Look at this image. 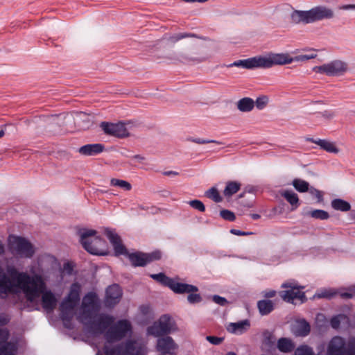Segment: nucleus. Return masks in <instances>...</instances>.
I'll list each match as a JSON object with an SVG mask.
<instances>
[{
  "label": "nucleus",
  "instance_id": "obj_1",
  "mask_svg": "<svg viewBox=\"0 0 355 355\" xmlns=\"http://www.w3.org/2000/svg\"><path fill=\"white\" fill-rule=\"evenodd\" d=\"M131 328L127 320H120L114 325H111L104 334L105 343L102 348L104 355H144L142 347L135 340L129 339L112 345L114 342L121 340Z\"/></svg>",
  "mask_w": 355,
  "mask_h": 355
},
{
  "label": "nucleus",
  "instance_id": "obj_2",
  "mask_svg": "<svg viewBox=\"0 0 355 355\" xmlns=\"http://www.w3.org/2000/svg\"><path fill=\"white\" fill-rule=\"evenodd\" d=\"M104 233L112 245L116 255H127L134 267H144L152 261L159 260L162 257V253L159 250L150 253L141 252L128 253L126 248L122 243L121 237L114 231L105 228Z\"/></svg>",
  "mask_w": 355,
  "mask_h": 355
},
{
  "label": "nucleus",
  "instance_id": "obj_3",
  "mask_svg": "<svg viewBox=\"0 0 355 355\" xmlns=\"http://www.w3.org/2000/svg\"><path fill=\"white\" fill-rule=\"evenodd\" d=\"M8 272L12 277H16L19 288L28 302H33L46 288V283L40 275H30L26 272H18L14 268H8Z\"/></svg>",
  "mask_w": 355,
  "mask_h": 355
},
{
  "label": "nucleus",
  "instance_id": "obj_4",
  "mask_svg": "<svg viewBox=\"0 0 355 355\" xmlns=\"http://www.w3.org/2000/svg\"><path fill=\"white\" fill-rule=\"evenodd\" d=\"M294 59L287 53H270L266 56H255L245 60H239L228 64L227 67H237L252 69L255 68L268 69L275 65H284L291 63Z\"/></svg>",
  "mask_w": 355,
  "mask_h": 355
},
{
  "label": "nucleus",
  "instance_id": "obj_5",
  "mask_svg": "<svg viewBox=\"0 0 355 355\" xmlns=\"http://www.w3.org/2000/svg\"><path fill=\"white\" fill-rule=\"evenodd\" d=\"M78 234L80 236V243L89 253L94 255L106 254L107 243L101 237L96 236V230L81 229L78 231Z\"/></svg>",
  "mask_w": 355,
  "mask_h": 355
},
{
  "label": "nucleus",
  "instance_id": "obj_6",
  "mask_svg": "<svg viewBox=\"0 0 355 355\" xmlns=\"http://www.w3.org/2000/svg\"><path fill=\"white\" fill-rule=\"evenodd\" d=\"M327 355H355V337L334 336L327 345Z\"/></svg>",
  "mask_w": 355,
  "mask_h": 355
},
{
  "label": "nucleus",
  "instance_id": "obj_7",
  "mask_svg": "<svg viewBox=\"0 0 355 355\" xmlns=\"http://www.w3.org/2000/svg\"><path fill=\"white\" fill-rule=\"evenodd\" d=\"M348 69L346 62L335 60L327 64L320 66H315L313 68V71L317 73L324 74L328 76H343Z\"/></svg>",
  "mask_w": 355,
  "mask_h": 355
},
{
  "label": "nucleus",
  "instance_id": "obj_8",
  "mask_svg": "<svg viewBox=\"0 0 355 355\" xmlns=\"http://www.w3.org/2000/svg\"><path fill=\"white\" fill-rule=\"evenodd\" d=\"M175 322L169 315H163L157 322L150 326L148 334L156 337L166 335L175 329Z\"/></svg>",
  "mask_w": 355,
  "mask_h": 355
},
{
  "label": "nucleus",
  "instance_id": "obj_9",
  "mask_svg": "<svg viewBox=\"0 0 355 355\" xmlns=\"http://www.w3.org/2000/svg\"><path fill=\"white\" fill-rule=\"evenodd\" d=\"M9 243L12 252L21 257L31 258L34 254L35 251L32 244L23 237L10 238Z\"/></svg>",
  "mask_w": 355,
  "mask_h": 355
},
{
  "label": "nucleus",
  "instance_id": "obj_10",
  "mask_svg": "<svg viewBox=\"0 0 355 355\" xmlns=\"http://www.w3.org/2000/svg\"><path fill=\"white\" fill-rule=\"evenodd\" d=\"M16 277L10 276L6 273L4 269L0 266V297H6L9 294H17L19 291Z\"/></svg>",
  "mask_w": 355,
  "mask_h": 355
},
{
  "label": "nucleus",
  "instance_id": "obj_11",
  "mask_svg": "<svg viewBox=\"0 0 355 355\" xmlns=\"http://www.w3.org/2000/svg\"><path fill=\"white\" fill-rule=\"evenodd\" d=\"M114 321V317L108 314L101 313L94 320L88 328L93 334H101L105 332Z\"/></svg>",
  "mask_w": 355,
  "mask_h": 355
},
{
  "label": "nucleus",
  "instance_id": "obj_12",
  "mask_svg": "<svg viewBox=\"0 0 355 355\" xmlns=\"http://www.w3.org/2000/svg\"><path fill=\"white\" fill-rule=\"evenodd\" d=\"M282 287L290 288L289 290L282 291L280 293L282 298L284 301L293 303L294 300H300L302 302H304L306 300L305 293L292 284L284 283Z\"/></svg>",
  "mask_w": 355,
  "mask_h": 355
},
{
  "label": "nucleus",
  "instance_id": "obj_13",
  "mask_svg": "<svg viewBox=\"0 0 355 355\" xmlns=\"http://www.w3.org/2000/svg\"><path fill=\"white\" fill-rule=\"evenodd\" d=\"M100 127L107 135L123 138L128 136V131L123 123H112L108 122H102Z\"/></svg>",
  "mask_w": 355,
  "mask_h": 355
},
{
  "label": "nucleus",
  "instance_id": "obj_14",
  "mask_svg": "<svg viewBox=\"0 0 355 355\" xmlns=\"http://www.w3.org/2000/svg\"><path fill=\"white\" fill-rule=\"evenodd\" d=\"M76 306V303H73V302L66 298L62 300L60 305V318L63 321L64 325L67 328H69V324H71L73 317V311Z\"/></svg>",
  "mask_w": 355,
  "mask_h": 355
},
{
  "label": "nucleus",
  "instance_id": "obj_15",
  "mask_svg": "<svg viewBox=\"0 0 355 355\" xmlns=\"http://www.w3.org/2000/svg\"><path fill=\"white\" fill-rule=\"evenodd\" d=\"M309 11L311 24L318 21L329 19L334 17V11L331 8L324 6H315Z\"/></svg>",
  "mask_w": 355,
  "mask_h": 355
},
{
  "label": "nucleus",
  "instance_id": "obj_16",
  "mask_svg": "<svg viewBox=\"0 0 355 355\" xmlns=\"http://www.w3.org/2000/svg\"><path fill=\"white\" fill-rule=\"evenodd\" d=\"M122 297V291L118 284H112L106 289L105 305L112 307L118 304Z\"/></svg>",
  "mask_w": 355,
  "mask_h": 355
},
{
  "label": "nucleus",
  "instance_id": "obj_17",
  "mask_svg": "<svg viewBox=\"0 0 355 355\" xmlns=\"http://www.w3.org/2000/svg\"><path fill=\"white\" fill-rule=\"evenodd\" d=\"M177 347L178 345L170 336L161 337L157 339V349L162 354H172L171 351Z\"/></svg>",
  "mask_w": 355,
  "mask_h": 355
},
{
  "label": "nucleus",
  "instance_id": "obj_18",
  "mask_svg": "<svg viewBox=\"0 0 355 355\" xmlns=\"http://www.w3.org/2000/svg\"><path fill=\"white\" fill-rule=\"evenodd\" d=\"M41 297L42 308L47 312L53 311L55 309L58 302L53 293L46 289L45 291L41 294Z\"/></svg>",
  "mask_w": 355,
  "mask_h": 355
},
{
  "label": "nucleus",
  "instance_id": "obj_19",
  "mask_svg": "<svg viewBox=\"0 0 355 355\" xmlns=\"http://www.w3.org/2000/svg\"><path fill=\"white\" fill-rule=\"evenodd\" d=\"M168 288H170L175 293L183 294L196 293L198 291V288L196 286L185 283H180L172 279Z\"/></svg>",
  "mask_w": 355,
  "mask_h": 355
},
{
  "label": "nucleus",
  "instance_id": "obj_20",
  "mask_svg": "<svg viewBox=\"0 0 355 355\" xmlns=\"http://www.w3.org/2000/svg\"><path fill=\"white\" fill-rule=\"evenodd\" d=\"M105 149L101 144H86L78 148V152L83 156H95L101 153Z\"/></svg>",
  "mask_w": 355,
  "mask_h": 355
},
{
  "label": "nucleus",
  "instance_id": "obj_21",
  "mask_svg": "<svg viewBox=\"0 0 355 355\" xmlns=\"http://www.w3.org/2000/svg\"><path fill=\"white\" fill-rule=\"evenodd\" d=\"M310 141L312 143L318 145L320 147V148L328 153L337 154L340 151L339 148L336 146V144L334 142L321 139H310Z\"/></svg>",
  "mask_w": 355,
  "mask_h": 355
},
{
  "label": "nucleus",
  "instance_id": "obj_22",
  "mask_svg": "<svg viewBox=\"0 0 355 355\" xmlns=\"http://www.w3.org/2000/svg\"><path fill=\"white\" fill-rule=\"evenodd\" d=\"M291 21L295 24L300 23L311 24L309 11L294 10L291 15Z\"/></svg>",
  "mask_w": 355,
  "mask_h": 355
},
{
  "label": "nucleus",
  "instance_id": "obj_23",
  "mask_svg": "<svg viewBox=\"0 0 355 355\" xmlns=\"http://www.w3.org/2000/svg\"><path fill=\"white\" fill-rule=\"evenodd\" d=\"M250 326L249 320H244L238 322L230 323L227 327V331L236 334H242L249 329Z\"/></svg>",
  "mask_w": 355,
  "mask_h": 355
},
{
  "label": "nucleus",
  "instance_id": "obj_24",
  "mask_svg": "<svg viewBox=\"0 0 355 355\" xmlns=\"http://www.w3.org/2000/svg\"><path fill=\"white\" fill-rule=\"evenodd\" d=\"M311 327L304 319L297 320L293 327V333L298 336H306L310 333Z\"/></svg>",
  "mask_w": 355,
  "mask_h": 355
},
{
  "label": "nucleus",
  "instance_id": "obj_25",
  "mask_svg": "<svg viewBox=\"0 0 355 355\" xmlns=\"http://www.w3.org/2000/svg\"><path fill=\"white\" fill-rule=\"evenodd\" d=\"M94 318L92 311L89 307L83 308V311L78 316V321L84 324L88 329L90 324L93 322L92 320Z\"/></svg>",
  "mask_w": 355,
  "mask_h": 355
},
{
  "label": "nucleus",
  "instance_id": "obj_26",
  "mask_svg": "<svg viewBox=\"0 0 355 355\" xmlns=\"http://www.w3.org/2000/svg\"><path fill=\"white\" fill-rule=\"evenodd\" d=\"M257 308L261 315L270 313L274 309V303L270 300H262L257 302Z\"/></svg>",
  "mask_w": 355,
  "mask_h": 355
},
{
  "label": "nucleus",
  "instance_id": "obj_27",
  "mask_svg": "<svg viewBox=\"0 0 355 355\" xmlns=\"http://www.w3.org/2000/svg\"><path fill=\"white\" fill-rule=\"evenodd\" d=\"M80 286L78 283H73L70 288L68 295L65 297L67 300L78 303L80 301Z\"/></svg>",
  "mask_w": 355,
  "mask_h": 355
},
{
  "label": "nucleus",
  "instance_id": "obj_28",
  "mask_svg": "<svg viewBox=\"0 0 355 355\" xmlns=\"http://www.w3.org/2000/svg\"><path fill=\"white\" fill-rule=\"evenodd\" d=\"M282 196L291 204L292 209H295L299 207L298 196L293 191L286 190L282 193Z\"/></svg>",
  "mask_w": 355,
  "mask_h": 355
},
{
  "label": "nucleus",
  "instance_id": "obj_29",
  "mask_svg": "<svg viewBox=\"0 0 355 355\" xmlns=\"http://www.w3.org/2000/svg\"><path fill=\"white\" fill-rule=\"evenodd\" d=\"M254 107V101L248 97L243 98L237 103L238 109L243 112H250Z\"/></svg>",
  "mask_w": 355,
  "mask_h": 355
},
{
  "label": "nucleus",
  "instance_id": "obj_30",
  "mask_svg": "<svg viewBox=\"0 0 355 355\" xmlns=\"http://www.w3.org/2000/svg\"><path fill=\"white\" fill-rule=\"evenodd\" d=\"M277 347L279 351L288 353L294 349L295 345L290 339L282 338L278 340Z\"/></svg>",
  "mask_w": 355,
  "mask_h": 355
},
{
  "label": "nucleus",
  "instance_id": "obj_31",
  "mask_svg": "<svg viewBox=\"0 0 355 355\" xmlns=\"http://www.w3.org/2000/svg\"><path fill=\"white\" fill-rule=\"evenodd\" d=\"M241 188V184L235 181H229L223 191L225 197H230L237 193Z\"/></svg>",
  "mask_w": 355,
  "mask_h": 355
},
{
  "label": "nucleus",
  "instance_id": "obj_32",
  "mask_svg": "<svg viewBox=\"0 0 355 355\" xmlns=\"http://www.w3.org/2000/svg\"><path fill=\"white\" fill-rule=\"evenodd\" d=\"M331 207L335 210L341 211H348L351 209L350 204L340 198H336L331 201Z\"/></svg>",
  "mask_w": 355,
  "mask_h": 355
},
{
  "label": "nucleus",
  "instance_id": "obj_33",
  "mask_svg": "<svg viewBox=\"0 0 355 355\" xmlns=\"http://www.w3.org/2000/svg\"><path fill=\"white\" fill-rule=\"evenodd\" d=\"M16 350L15 345L12 343H0V355H15Z\"/></svg>",
  "mask_w": 355,
  "mask_h": 355
},
{
  "label": "nucleus",
  "instance_id": "obj_34",
  "mask_svg": "<svg viewBox=\"0 0 355 355\" xmlns=\"http://www.w3.org/2000/svg\"><path fill=\"white\" fill-rule=\"evenodd\" d=\"M292 184L294 188L300 193H304L309 191V184L305 180L296 178L293 180Z\"/></svg>",
  "mask_w": 355,
  "mask_h": 355
},
{
  "label": "nucleus",
  "instance_id": "obj_35",
  "mask_svg": "<svg viewBox=\"0 0 355 355\" xmlns=\"http://www.w3.org/2000/svg\"><path fill=\"white\" fill-rule=\"evenodd\" d=\"M150 277L161 284L168 286H169L170 282H172V279L167 277L164 273L160 272L158 274H152L150 275Z\"/></svg>",
  "mask_w": 355,
  "mask_h": 355
},
{
  "label": "nucleus",
  "instance_id": "obj_36",
  "mask_svg": "<svg viewBox=\"0 0 355 355\" xmlns=\"http://www.w3.org/2000/svg\"><path fill=\"white\" fill-rule=\"evenodd\" d=\"M110 185L120 187L125 191H130L132 189V185L128 182L116 178H112L110 180Z\"/></svg>",
  "mask_w": 355,
  "mask_h": 355
},
{
  "label": "nucleus",
  "instance_id": "obj_37",
  "mask_svg": "<svg viewBox=\"0 0 355 355\" xmlns=\"http://www.w3.org/2000/svg\"><path fill=\"white\" fill-rule=\"evenodd\" d=\"M96 299V293L93 292H89L83 297L82 307L87 308L93 306L95 303Z\"/></svg>",
  "mask_w": 355,
  "mask_h": 355
},
{
  "label": "nucleus",
  "instance_id": "obj_38",
  "mask_svg": "<svg viewBox=\"0 0 355 355\" xmlns=\"http://www.w3.org/2000/svg\"><path fill=\"white\" fill-rule=\"evenodd\" d=\"M205 196L209 199H211L215 202H220L223 200L218 189L213 187L205 192Z\"/></svg>",
  "mask_w": 355,
  "mask_h": 355
},
{
  "label": "nucleus",
  "instance_id": "obj_39",
  "mask_svg": "<svg viewBox=\"0 0 355 355\" xmlns=\"http://www.w3.org/2000/svg\"><path fill=\"white\" fill-rule=\"evenodd\" d=\"M178 60L185 64L189 63H198L202 61V60L197 56H190L187 54H180L178 58Z\"/></svg>",
  "mask_w": 355,
  "mask_h": 355
},
{
  "label": "nucleus",
  "instance_id": "obj_40",
  "mask_svg": "<svg viewBox=\"0 0 355 355\" xmlns=\"http://www.w3.org/2000/svg\"><path fill=\"white\" fill-rule=\"evenodd\" d=\"M309 215L315 219L327 220L329 218V214L327 211L322 209H315L309 212Z\"/></svg>",
  "mask_w": 355,
  "mask_h": 355
},
{
  "label": "nucleus",
  "instance_id": "obj_41",
  "mask_svg": "<svg viewBox=\"0 0 355 355\" xmlns=\"http://www.w3.org/2000/svg\"><path fill=\"white\" fill-rule=\"evenodd\" d=\"M313 349L308 345H301L295 349V355H313Z\"/></svg>",
  "mask_w": 355,
  "mask_h": 355
},
{
  "label": "nucleus",
  "instance_id": "obj_42",
  "mask_svg": "<svg viewBox=\"0 0 355 355\" xmlns=\"http://www.w3.org/2000/svg\"><path fill=\"white\" fill-rule=\"evenodd\" d=\"M337 295V292L333 289L324 290L320 293H316L314 297L317 298H327L331 299Z\"/></svg>",
  "mask_w": 355,
  "mask_h": 355
},
{
  "label": "nucleus",
  "instance_id": "obj_43",
  "mask_svg": "<svg viewBox=\"0 0 355 355\" xmlns=\"http://www.w3.org/2000/svg\"><path fill=\"white\" fill-rule=\"evenodd\" d=\"M196 37L195 34L193 33H181L176 34L172 37H170V41L173 43H175L178 42L180 40L187 38V37Z\"/></svg>",
  "mask_w": 355,
  "mask_h": 355
},
{
  "label": "nucleus",
  "instance_id": "obj_44",
  "mask_svg": "<svg viewBox=\"0 0 355 355\" xmlns=\"http://www.w3.org/2000/svg\"><path fill=\"white\" fill-rule=\"evenodd\" d=\"M220 216L224 220H227V221H234L236 219L234 213L228 209H222L220 211Z\"/></svg>",
  "mask_w": 355,
  "mask_h": 355
},
{
  "label": "nucleus",
  "instance_id": "obj_45",
  "mask_svg": "<svg viewBox=\"0 0 355 355\" xmlns=\"http://www.w3.org/2000/svg\"><path fill=\"white\" fill-rule=\"evenodd\" d=\"M268 103V98L266 96H261L257 98L254 105L258 110H263L267 105Z\"/></svg>",
  "mask_w": 355,
  "mask_h": 355
},
{
  "label": "nucleus",
  "instance_id": "obj_46",
  "mask_svg": "<svg viewBox=\"0 0 355 355\" xmlns=\"http://www.w3.org/2000/svg\"><path fill=\"white\" fill-rule=\"evenodd\" d=\"M188 203L192 208L199 211L204 212L205 211V206L202 202L199 200H190Z\"/></svg>",
  "mask_w": 355,
  "mask_h": 355
},
{
  "label": "nucleus",
  "instance_id": "obj_47",
  "mask_svg": "<svg viewBox=\"0 0 355 355\" xmlns=\"http://www.w3.org/2000/svg\"><path fill=\"white\" fill-rule=\"evenodd\" d=\"M338 294V292H337ZM339 295L343 299H351L355 297V287L349 288L345 291H340L338 293Z\"/></svg>",
  "mask_w": 355,
  "mask_h": 355
},
{
  "label": "nucleus",
  "instance_id": "obj_48",
  "mask_svg": "<svg viewBox=\"0 0 355 355\" xmlns=\"http://www.w3.org/2000/svg\"><path fill=\"white\" fill-rule=\"evenodd\" d=\"M187 141L198 144H205L209 143H215L217 144H220L221 143L216 141V140H209V139H204L200 138H192L189 137L187 139Z\"/></svg>",
  "mask_w": 355,
  "mask_h": 355
},
{
  "label": "nucleus",
  "instance_id": "obj_49",
  "mask_svg": "<svg viewBox=\"0 0 355 355\" xmlns=\"http://www.w3.org/2000/svg\"><path fill=\"white\" fill-rule=\"evenodd\" d=\"M187 300L190 304L199 303L202 301V297L200 294L190 293L187 296Z\"/></svg>",
  "mask_w": 355,
  "mask_h": 355
},
{
  "label": "nucleus",
  "instance_id": "obj_50",
  "mask_svg": "<svg viewBox=\"0 0 355 355\" xmlns=\"http://www.w3.org/2000/svg\"><path fill=\"white\" fill-rule=\"evenodd\" d=\"M345 318V316L341 314L334 316L330 320L331 327L335 329H338L340 324V318Z\"/></svg>",
  "mask_w": 355,
  "mask_h": 355
},
{
  "label": "nucleus",
  "instance_id": "obj_51",
  "mask_svg": "<svg viewBox=\"0 0 355 355\" xmlns=\"http://www.w3.org/2000/svg\"><path fill=\"white\" fill-rule=\"evenodd\" d=\"M206 339L210 343H211L213 345H216L220 344L223 340V338L213 336H208L206 337Z\"/></svg>",
  "mask_w": 355,
  "mask_h": 355
},
{
  "label": "nucleus",
  "instance_id": "obj_52",
  "mask_svg": "<svg viewBox=\"0 0 355 355\" xmlns=\"http://www.w3.org/2000/svg\"><path fill=\"white\" fill-rule=\"evenodd\" d=\"M317 56V55L314 53H310V54H306V55H300L295 58V60L297 61H304L311 60L313 58H315Z\"/></svg>",
  "mask_w": 355,
  "mask_h": 355
},
{
  "label": "nucleus",
  "instance_id": "obj_53",
  "mask_svg": "<svg viewBox=\"0 0 355 355\" xmlns=\"http://www.w3.org/2000/svg\"><path fill=\"white\" fill-rule=\"evenodd\" d=\"M213 301L220 306H225L228 303V301L225 297L217 295L213 296Z\"/></svg>",
  "mask_w": 355,
  "mask_h": 355
},
{
  "label": "nucleus",
  "instance_id": "obj_54",
  "mask_svg": "<svg viewBox=\"0 0 355 355\" xmlns=\"http://www.w3.org/2000/svg\"><path fill=\"white\" fill-rule=\"evenodd\" d=\"M309 192L311 194H312L313 196H314L317 199H318V202H322V200H323V196H322V193L320 191L316 189H314V188H311V189L309 190Z\"/></svg>",
  "mask_w": 355,
  "mask_h": 355
},
{
  "label": "nucleus",
  "instance_id": "obj_55",
  "mask_svg": "<svg viewBox=\"0 0 355 355\" xmlns=\"http://www.w3.org/2000/svg\"><path fill=\"white\" fill-rule=\"evenodd\" d=\"M73 270V266L71 262L64 263L63 265V272L65 274L70 275L72 274Z\"/></svg>",
  "mask_w": 355,
  "mask_h": 355
},
{
  "label": "nucleus",
  "instance_id": "obj_56",
  "mask_svg": "<svg viewBox=\"0 0 355 355\" xmlns=\"http://www.w3.org/2000/svg\"><path fill=\"white\" fill-rule=\"evenodd\" d=\"M318 114L320 116L328 119H331L335 116L334 112L331 110H324V112H319Z\"/></svg>",
  "mask_w": 355,
  "mask_h": 355
},
{
  "label": "nucleus",
  "instance_id": "obj_57",
  "mask_svg": "<svg viewBox=\"0 0 355 355\" xmlns=\"http://www.w3.org/2000/svg\"><path fill=\"white\" fill-rule=\"evenodd\" d=\"M230 233L236 236H246L252 234V232H243L236 229L230 230Z\"/></svg>",
  "mask_w": 355,
  "mask_h": 355
},
{
  "label": "nucleus",
  "instance_id": "obj_58",
  "mask_svg": "<svg viewBox=\"0 0 355 355\" xmlns=\"http://www.w3.org/2000/svg\"><path fill=\"white\" fill-rule=\"evenodd\" d=\"M263 295L266 298H271L275 296L276 291L273 290L266 291L263 292Z\"/></svg>",
  "mask_w": 355,
  "mask_h": 355
},
{
  "label": "nucleus",
  "instance_id": "obj_59",
  "mask_svg": "<svg viewBox=\"0 0 355 355\" xmlns=\"http://www.w3.org/2000/svg\"><path fill=\"white\" fill-rule=\"evenodd\" d=\"M340 10H355V4H346L339 7Z\"/></svg>",
  "mask_w": 355,
  "mask_h": 355
},
{
  "label": "nucleus",
  "instance_id": "obj_60",
  "mask_svg": "<svg viewBox=\"0 0 355 355\" xmlns=\"http://www.w3.org/2000/svg\"><path fill=\"white\" fill-rule=\"evenodd\" d=\"M131 158L133 159H136L139 163H143V162L145 160V157L141 155H135L131 157Z\"/></svg>",
  "mask_w": 355,
  "mask_h": 355
},
{
  "label": "nucleus",
  "instance_id": "obj_61",
  "mask_svg": "<svg viewBox=\"0 0 355 355\" xmlns=\"http://www.w3.org/2000/svg\"><path fill=\"white\" fill-rule=\"evenodd\" d=\"M164 174L166 175H177L178 174V173L175 172V171H170L165 172Z\"/></svg>",
  "mask_w": 355,
  "mask_h": 355
},
{
  "label": "nucleus",
  "instance_id": "obj_62",
  "mask_svg": "<svg viewBox=\"0 0 355 355\" xmlns=\"http://www.w3.org/2000/svg\"><path fill=\"white\" fill-rule=\"evenodd\" d=\"M251 217L254 220H258L260 218V215L257 214H251Z\"/></svg>",
  "mask_w": 355,
  "mask_h": 355
},
{
  "label": "nucleus",
  "instance_id": "obj_63",
  "mask_svg": "<svg viewBox=\"0 0 355 355\" xmlns=\"http://www.w3.org/2000/svg\"><path fill=\"white\" fill-rule=\"evenodd\" d=\"M4 252V245L3 243L0 241V255L3 254Z\"/></svg>",
  "mask_w": 355,
  "mask_h": 355
},
{
  "label": "nucleus",
  "instance_id": "obj_64",
  "mask_svg": "<svg viewBox=\"0 0 355 355\" xmlns=\"http://www.w3.org/2000/svg\"><path fill=\"white\" fill-rule=\"evenodd\" d=\"M4 135H5V132L3 130H0V138L3 137Z\"/></svg>",
  "mask_w": 355,
  "mask_h": 355
}]
</instances>
